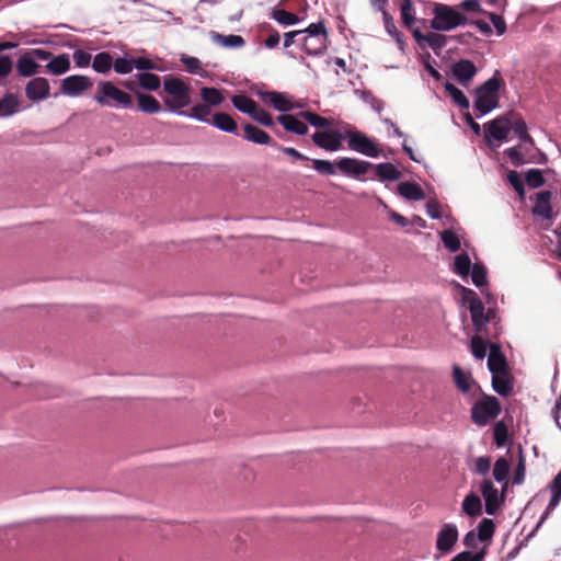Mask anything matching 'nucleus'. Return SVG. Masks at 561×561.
I'll return each mask as SVG.
<instances>
[{
    "instance_id": "obj_1",
    "label": "nucleus",
    "mask_w": 561,
    "mask_h": 561,
    "mask_svg": "<svg viewBox=\"0 0 561 561\" xmlns=\"http://www.w3.org/2000/svg\"><path fill=\"white\" fill-rule=\"evenodd\" d=\"M191 87L182 79L175 77L165 78L161 98L169 111L179 115L185 114L182 108L191 104Z\"/></svg>"
},
{
    "instance_id": "obj_2",
    "label": "nucleus",
    "mask_w": 561,
    "mask_h": 561,
    "mask_svg": "<svg viewBox=\"0 0 561 561\" xmlns=\"http://www.w3.org/2000/svg\"><path fill=\"white\" fill-rule=\"evenodd\" d=\"M431 27L438 32H449L467 23V18L455 7L435 3Z\"/></svg>"
},
{
    "instance_id": "obj_3",
    "label": "nucleus",
    "mask_w": 561,
    "mask_h": 561,
    "mask_svg": "<svg viewBox=\"0 0 561 561\" xmlns=\"http://www.w3.org/2000/svg\"><path fill=\"white\" fill-rule=\"evenodd\" d=\"M93 99L101 106L123 108L131 106V96L110 81L99 82L98 91Z\"/></svg>"
},
{
    "instance_id": "obj_4",
    "label": "nucleus",
    "mask_w": 561,
    "mask_h": 561,
    "mask_svg": "<svg viewBox=\"0 0 561 561\" xmlns=\"http://www.w3.org/2000/svg\"><path fill=\"white\" fill-rule=\"evenodd\" d=\"M500 88V79L492 77L477 89L474 107L481 115H485L497 107Z\"/></svg>"
},
{
    "instance_id": "obj_5",
    "label": "nucleus",
    "mask_w": 561,
    "mask_h": 561,
    "mask_svg": "<svg viewBox=\"0 0 561 561\" xmlns=\"http://www.w3.org/2000/svg\"><path fill=\"white\" fill-rule=\"evenodd\" d=\"M462 300L468 305L477 333L482 334L493 314L491 312L484 313L482 301L478 298L477 294L469 288L462 287Z\"/></svg>"
},
{
    "instance_id": "obj_6",
    "label": "nucleus",
    "mask_w": 561,
    "mask_h": 561,
    "mask_svg": "<svg viewBox=\"0 0 561 561\" xmlns=\"http://www.w3.org/2000/svg\"><path fill=\"white\" fill-rule=\"evenodd\" d=\"M462 300L468 305L477 333L482 334L493 314L491 312L484 313L482 301L478 298L477 294L469 288L462 287Z\"/></svg>"
},
{
    "instance_id": "obj_7",
    "label": "nucleus",
    "mask_w": 561,
    "mask_h": 561,
    "mask_svg": "<svg viewBox=\"0 0 561 561\" xmlns=\"http://www.w3.org/2000/svg\"><path fill=\"white\" fill-rule=\"evenodd\" d=\"M500 412L501 405L499 400L495 397L485 396L472 407L471 417L477 425L484 426L494 420Z\"/></svg>"
},
{
    "instance_id": "obj_8",
    "label": "nucleus",
    "mask_w": 561,
    "mask_h": 561,
    "mask_svg": "<svg viewBox=\"0 0 561 561\" xmlns=\"http://www.w3.org/2000/svg\"><path fill=\"white\" fill-rule=\"evenodd\" d=\"M511 133V123L506 118L499 117L485 126L484 139L490 147L497 148Z\"/></svg>"
},
{
    "instance_id": "obj_9",
    "label": "nucleus",
    "mask_w": 561,
    "mask_h": 561,
    "mask_svg": "<svg viewBox=\"0 0 561 561\" xmlns=\"http://www.w3.org/2000/svg\"><path fill=\"white\" fill-rule=\"evenodd\" d=\"M344 138L347 139L348 149L362 153L370 158H377L380 154V149L366 135L358 131H346Z\"/></svg>"
},
{
    "instance_id": "obj_10",
    "label": "nucleus",
    "mask_w": 561,
    "mask_h": 561,
    "mask_svg": "<svg viewBox=\"0 0 561 561\" xmlns=\"http://www.w3.org/2000/svg\"><path fill=\"white\" fill-rule=\"evenodd\" d=\"M93 85L91 78L82 75L68 76L61 81L60 92L67 96H80Z\"/></svg>"
},
{
    "instance_id": "obj_11",
    "label": "nucleus",
    "mask_w": 561,
    "mask_h": 561,
    "mask_svg": "<svg viewBox=\"0 0 561 561\" xmlns=\"http://www.w3.org/2000/svg\"><path fill=\"white\" fill-rule=\"evenodd\" d=\"M371 167V163L355 158L344 157L336 161L339 171L350 178H358L366 174Z\"/></svg>"
},
{
    "instance_id": "obj_12",
    "label": "nucleus",
    "mask_w": 561,
    "mask_h": 561,
    "mask_svg": "<svg viewBox=\"0 0 561 561\" xmlns=\"http://www.w3.org/2000/svg\"><path fill=\"white\" fill-rule=\"evenodd\" d=\"M344 135L337 130L317 131L312 135L313 142L328 151H337L342 148Z\"/></svg>"
},
{
    "instance_id": "obj_13",
    "label": "nucleus",
    "mask_w": 561,
    "mask_h": 561,
    "mask_svg": "<svg viewBox=\"0 0 561 561\" xmlns=\"http://www.w3.org/2000/svg\"><path fill=\"white\" fill-rule=\"evenodd\" d=\"M481 493L484 499L485 512L489 515H494L502 503V494L499 493V490L489 479L482 481Z\"/></svg>"
},
{
    "instance_id": "obj_14",
    "label": "nucleus",
    "mask_w": 561,
    "mask_h": 561,
    "mask_svg": "<svg viewBox=\"0 0 561 561\" xmlns=\"http://www.w3.org/2000/svg\"><path fill=\"white\" fill-rule=\"evenodd\" d=\"M265 103L272 105L279 112H289L294 108H301V104H296L287 93L270 91L262 95Z\"/></svg>"
},
{
    "instance_id": "obj_15",
    "label": "nucleus",
    "mask_w": 561,
    "mask_h": 561,
    "mask_svg": "<svg viewBox=\"0 0 561 561\" xmlns=\"http://www.w3.org/2000/svg\"><path fill=\"white\" fill-rule=\"evenodd\" d=\"M458 540V529L454 524H445L437 534L436 549L440 553H448Z\"/></svg>"
},
{
    "instance_id": "obj_16",
    "label": "nucleus",
    "mask_w": 561,
    "mask_h": 561,
    "mask_svg": "<svg viewBox=\"0 0 561 561\" xmlns=\"http://www.w3.org/2000/svg\"><path fill=\"white\" fill-rule=\"evenodd\" d=\"M552 193L550 191H541L534 197V206L531 213L546 220L553 219L554 215L551 207Z\"/></svg>"
},
{
    "instance_id": "obj_17",
    "label": "nucleus",
    "mask_w": 561,
    "mask_h": 561,
    "mask_svg": "<svg viewBox=\"0 0 561 561\" xmlns=\"http://www.w3.org/2000/svg\"><path fill=\"white\" fill-rule=\"evenodd\" d=\"M48 80L42 77L30 80L25 85V95L33 102L43 101L49 95Z\"/></svg>"
},
{
    "instance_id": "obj_18",
    "label": "nucleus",
    "mask_w": 561,
    "mask_h": 561,
    "mask_svg": "<svg viewBox=\"0 0 561 561\" xmlns=\"http://www.w3.org/2000/svg\"><path fill=\"white\" fill-rule=\"evenodd\" d=\"M549 490L551 491V497L548 503V506L539 520V525H541L545 519L548 517L550 512H552L561 502V470L557 473V476L549 483Z\"/></svg>"
},
{
    "instance_id": "obj_19",
    "label": "nucleus",
    "mask_w": 561,
    "mask_h": 561,
    "mask_svg": "<svg viewBox=\"0 0 561 561\" xmlns=\"http://www.w3.org/2000/svg\"><path fill=\"white\" fill-rule=\"evenodd\" d=\"M477 68L470 60H460L453 67V75L462 84L467 85L474 77Z\"/></svg>"
},
{
    "instance_id": "obj_20",
    "label": "nucleus",
    "mask_w": 561,
    "mask_h": 561,
    "mask_svg": "<svg viewBox=\"0 0 561 561\" xmlns=\"http://www.w3.org/2000/svg\"><path fill=\"white\" fill-rule=\"evenodd\" d=\"M300 118L299 114L297 116L286 114L279 115L277 122L282 124L287 131L302 136L308 133V126Z\"/></svg>"
},
{
    "instance_id": "obj_21",
    "label": "nucleus",
    "mask_w": 561,
    "mask_h": 561,
    "mask_svg": "<svg viewBox=\"0 0 561 561\" xmlns=\"http://www.w3.org/2000/svg\"><path fill=\"white\" fill-rule=\"evenodd\" d=\"M488 368L491 374H499L507 370L506 360L504 356L501 354L499 346L495 344L490 345Z\"/></svg>"
},
{
    "instance_id": "obj_22",
    "label": "nucleus",
    "mask_w": 561,
    "mask_h": 561,
    "mask_svg": "<svg viewBox=\"0 0 561 561\" xmlns=\"http://www.w3.org/2000/svg\"><path fill=\"white\" fill-rule=\"evenodd\" d=\"M453 376L457 388L463 393L471 391V389L476 386L471 375L467 371H463L457 365H454L453 367Z\"/></svg>"
},
{
    "instance_id": "obj_23",
    "label": "nucleus",
    "mask_w": 561,
    "mask_h": 561,
    "mask_svg": "<svg viewBox=\"0 0 561 561\" xmlns=\"http://www.w3.org/2000/svg\"><path fill=\"white\" fill-rule=\"evenodd\" d=\"M46 69L54 76H60L66 73L70 69V58L67 54L58 55L50 58L46 65Z\"/></svg>"
},
{
    "instance_id": "obj_24",
    "label": "nucleus",
    "mask_w": 561,
    "mask_h": 561,
    "mask_svg": "<svg viewBox=\"0 0 561 561\" xmlns=\"http://www.w3.org/2000/svg\"><path fill=\"white\" fill-rule=\"evenodd\" d=\"M244 130V138L248 141L257 144V145H270L272 139L267 133L260 129L256 126H253L251 124H247L243 127Z\"/></svg>"
},
{
    "instance_id": "obj_25",
    "label": "nucleus",
    "mask_w": 561,
    "mask_h": 561,
    "mask_svg": "<svg viewBox=\"0 0 561 561\" xmlns=\"http://www.w3.org/2000/svg\"><path fill=\"white\" fill-rule=\"evenodd\" d=\"M492 387L500 396H508L511 393L513 386L507 370L492 374Z\"/></svg>"
},
{
    "instance_id": "obj_26",
    "label": "nucleus",
    "mask_w": 561,
    "mask_h": 561,
    "mask_svg": "<svg viewBox=\"0 0 561 561\" xmlns=\"http://www.w3.org/2000/svg\"><path fill=\"white\" fill-rule=\"evenodd\" d=\"M398 192L409 201H421L425 197L422 187L413 182H402L398 185Z\"/></svg>"
},
{
    "instance_id": "obj_27",
    "label": "nucleus",
    "mask_w": 561,
    "mask_h": 561,
    "mask_svg": "<svg viewBox=\"0 0 561 561\" xmlns=\"http://www.w3.org/2000/svg\"><path fill=\"white\" fill-rule=\"evenodd\" d=\"M201 99L209 107L219 106L225 101L221 90L208 87L201 89Z\"/></svg>"
},
{
    "instance_id": "obj_28",
    "label": "nucleus",
    "mask_w": 561,
    "mask_h": 561,
    "mask_svg": "<svg viewBox=\"0 0 561 561\" xmlns=\"http://www.w3.org/2000/svg\"><path fill=\"white\" fill-rule=\"evenodd\" d=\"M38 64L26 51L16 61V70L22 77H31L37 72Z\"/></svg>"
},
{
    "instance_id": "obj_29",
    "label": "nucleus",
    "mask_w": 561,
    "mask_h": 561,
    "mask_svg": "<svg viewBox=\"0 0 561 561\" xmlns=\"http://www.w3.org/2000/svg\"><path fill=\"white\" fill-rule=\"evenodd\" d=\"M20 101L15 94L8 93L0 98V117L12 116L19 112Z\"/></svg>"
},
{
    "instance_id": "obj_30",
    "label": "nucleus",
    "mask_w": 561,
    "mask_h": 561,
    "mask_svg": "<svg viewBox=\"0 0 561 561\" xmlns=\"http://www.w3.org/2000/svg\"><path fill=\"white\" fill-rule=\"evenodd\" d=\"M210 124L225 133H236L237 124L233 118L226 113H216L211 117Z\"/></svg>"
},
{
    "instance_id": "obj_31",
    "label": "nucleus",
    "mask_w": 561,
    "mask_h": 561,
    "mask_svg": "<svg viewBox=\"0 0 561 561\" xmlns=\"http://www.w3.org/2000/svg\"><path fill=\"white\" fill-rule=\"evenodd\" d=\"M510 471V463L505 458H499L493 467L494 479L502 483V491L504 492L507 488V474Z\"/></svg>"
},
{
    "instance_id": "obj_32",
    "label": "nucleus",
    "mask_w": 561,
    "mask_h": 561,
    "mask_svg": "<svg viewBox=\"0 0 561 561\" xmlns=\"http://www.w3.org/2000/svg\"><path fill=\"white\" fill-rule=\"evenodd\" d=\"M113 67V57L110 53L102 51L96 54L92 60V68L98 73H107Z\"/></svg>"
},
{
    "instance_id": "obj_33",
    "label": "nucleus",
    "mask_w": 561,
    "mask_h": 561,
    "mask_svg": "<svg viewBox=\"0 0 561 561\" xmlns=\"http://www.w3.org/2000/svg\"><path fill=\"white\" fill-rule=\"evenodd\" d=\"M414 36L419 42H425L435 51L440 50L446 45V36L437 33L421 35L419 31H415Z\"/></svg>"
},
{
    "instance_id": "obj_34",
    "label": "nucleus",
    "mask_w": 561,
    "mask_h": 561,
    "mask_svg": "<svg viewBox=\"0 0 561 561\" xmlns=\"http://www.w3.org/2000/svg\"><path fill=\"white\" fill-rule=\"evenodd\" d=\"M472 268L471 260L468 254L461 253L455 256L453 271L466 278L469 276Z\"/></svg>"
},
{
    "instance_id": "obj_35",
    "label": "nucleus",
    "mask_w": 561,
    "mask_h": 561,
    "mask_svg": "<svg viewBox=\"0 0 561 561\" xmlns=\"http://www.w3.org/2000/svg\"><path fill=\"white\" fill-rule=\"evenodd\" d=\"M302 48L308 55H320L327 48V39L305 36Z\"/></svg>"
},
{
    "instance_id": "obj_36",
    "label": "nucleus",
    "mask_w": 561,
    "mask_h": 561,
    "mask_svg": "<svg viewBox=\"0 0 561 561\" xmlns=\"http://www.w3.org/2000/svg\"><path fill=\"white\" fill-rule=\"evenodd\" d=\"M138 107L140 111L149 114H156L161 111V106L159 102L151 95L148 94H138Z\"/></svg>"
},
{
    "instance_id": "obj_37",
    "label": "nucleus",
    "mask_w": 561,
    "mask_h": 561,
    "mask_svg": "<svg viewBox=\"0 0 561 561\" xmlns=\"http://www.w3.org/2000/svg\"><path fill=\"white\" fill-rule=\"evenodd\" d=\"M231 101H232L233 106L238 111L245 113L250 116L257 106V104L255 103L254 100H252L251 98L243 95V94L234 95Z\"/></svg>"
},
{
    "instance_id": "obj_38",
    "label": "nucleus",
    "mask_w": 561,
    "mask_h": 561,
    "mask_svg": "<svg viewBox=\"0 0 561 561\" xmlns=\"http://www.w3.org/2000/svg\"><path fill=\"white\" fill-rule=\"evenodd\" d=\"M444 89L447 92V94L451 98L454 103H456L460 108H469V101L461 90H459L450 82L445 83Z\"/></svg>"
},
{
    "instance_id": "obj_39",
    "label": "nucleus",
    "mask_w": 561,
    "mask_h": 561,
    "mask_svg": "<svg viewBox=\"0 0 561 561\" xmlns=\"http://www.w3.org/2000/svg\"><path fill=\"white\" fill-rule=\"evenodd\" d=\"M214 39L217 44H219L222 47L227 48H240L244 46L245 42L242 36L240 35H221V34H215Z\"/></svg>"
},
{
    "instance_id": "obj_40",
    "label": "nucleus",
    "mask_w": 561,
    "mask_h": 561,
    "mask_svg": "<svg viewBox=\"0 0 561 561\" xmlns=\"http://www.w3.org/2000/svg\"><path fill=\"white\" fill-rule=\"evenodd\" d=\"M462 511L469 516H477L481 513V500L474 493L468 494L462 501Z\"/></svg>"
},
{
    "instance_id": "obj_41",
    "label": "nucleus",
    "mask_w": 561,
    "mask_h": 561,
    "mask_svg": "<svg viewBox=\"0 0 561 561\" xmlns=\"http://www.w3.org/2000/svg\"><path fill=\"white\" fill-rule=\"evenodd\" d=\"M210 108L211 107L207 106L204 103L196 104L193 107H191V110L187 113L185 112L184 115H186L187 117L193 118L195 121L210 124V122H211V119L209 118Z\"/></svg>"
},
{
    "instance_id": "obj_42",
    "label": "nucleus",
    "mask_w": 561,
    "mask_h": 561,
    "mask_svg": "<svg viewBox=\"0 0 561 561\" xmlns=\"http://www.w3.org/2000/svg\"><path fill=\"white\" fill-rule=\"evenodd\" d=\"M376 174L380 180L397 181L400 178L399 170L391 163L377 164Z\"/></svg>"
},
{
    "instance_id": "obj_43",
    "label": "nucleus",
    "mask_w": 561,
    "mask_h": 561,
    "mask_svg": "<svg viewBox=\"0 0 561 561\" xmlns=\"http://www.w3.org/2000/svg\"><path fill=\"white\" fill-rule=\"evenodd\" d=\"M471 280L473 285L481 289L484 294L483 287L486 285V270L480 263H474L471 268Z\"/></svg>"
},
{
    "instance_id": "obj_44",
    "label": "nucleus",
    "mask_w": 561,
    "mask_h": 561,
    "mask_svg": "<svg viewBox=\"0 0 561 561\" xmlns=\"http://www.w3.org/2000/svg\"><path fill=\"white\" fill-rule=\"evenodd\" d=\"M137 79H138L139 84L144 89L149 90V91L158 90L160 87V83H161L160 77L154 73H150V72L139 73V75H137Z\"/></svg>"
},
{
    "instance_id": "obj_45",
    "label": "nucleus",
    "mask_w": 561,
    "mask_h": 561,
    "mask_svg": "<svg viewBox=\"0 0 561 561\" xmlns=\"http://www.w3.org/2000/svg\"><path fill=\"white\" fill-rule=\"evenodd\" d=\"M440 239L444 245L450 251L456 252L460 249V239L459 237L451 230H444L440 232Z\"/></svg>"
},
{
    "instance_id": "obj_46",
    "label": "nucleus",
    "mask_w": 561,
    "mask_h": 561,
    "mask_svg": "<svg viewBox=\"0 0 561 561\" xmlns=\"http://www.w3.org/2000/svg\"><path fill=\"white\" fill-rule=\"evenodd\" d=\"M507 181L518 194L520 201L525 197V186H524V178L516 171H508Z\"/></svg>"
},
{
    "instance_id": "obj_47",
    "label": "nucleus",
    "mask_w": 561,
    "mask_h": 561,
    "mask_svg": "<svg viewBox=\"0 0 561 561\" xmlns=\"http://www.w3.org/2000/svg\"><path fill=\"white\" fill-rule=\"evenodd\" d=\"M403 23L411 27L415 22V11L411 0H403L400 7Z\"/></svg>"
},
{
    "instance_id": "obj_48",
    "label": "nucleus",
    "mask_w": 561,
    "mask_h": 561,
    "mask_svg": "<svg viewBox=\"0 0 561 561\" xmlns=\"http://www.w3.org/2000/svg\"><path fill=\"white\" fill-rule=\"evenodd\" d=\"M272 18L282 25H295L299 22V18L290 12L285 10H275L273 11Z\"/></svg>"
},
{
    "instance_id": "obj_49",
    "label": "nucleus",
    "mask_w": 561,
    "mask_h": 561,
    "mask_svg": "<svg viewBox=\"0 0 561 561\" xmlns=\"http://www.w3.org/2000/svg\"><path fill=\"white\" fill-rule=\"evenodd\" d=\"M299 117L307 121L310 125L317 128L330 126V121L309 111L300 112Z\"/></svg>"
},
{
    "instance_id": "obj_50",
    "label": "nucleus",
    "mask_w": 561,
    "mask_h": 561,
    "mask_svg": "<svg viewBox=\"0 0 561 561\" xmlns=\"http://www.w3.org/2000/svg\"><path fill=\"white\" fill-rule=\"evenodd\" d=\"M471 352L478 359H483L486 355V343L482 337V334H477L471 339Z\"/></svg>"
},
{
    "instance_id": "obj_51",
    "label": "nucleus",
    "mask_w": 561,
    "mask_h": 561,
    "mask_svg": "<svg viewBox=\"0 0 561 561\" xmlns=\"http://www.w3.org/2000/svg\"><path fill=\"white\" fill-rule=\"evenodd\" d=\"M301 34H306V36L327 39L328 34L324 27L323 22L311 23L306 30L300 31Z\"/></svg>"
},
{
    "instance_id": "obj_52",
    "label": "nucleus",
    "mask_w": 561,
    "mask_h": 561,
    "mask_svg": "<svg viewBox=\"0 0 561 561\" xmlns=\"http://www.w3.org/2000/svg\"><path fill=\"white\" fill-rule=\"evenodd\" d=\"M547 162V156L541 152L539 149L534 147V140L528 135V163H546Z\"/></svg>"
},
{
    "instance_id": "obj_53",
    "label": "nucleus",
    "mask_w": 561,
    "mask_h": 561,
    "mask_svg": "<svg viewBox=\"0 0 561 561\" xmlns=\"http://www.w3.org/2000/svg\"><path fill=\"white\" fill-rule=\"evenodd\" d=\"M494 533V523L492 519L484 518L478 526V536L482 541H486L492 538Z\"/></svg>"
},
{
    "instance_id": "obj_54",
    "label": "nucleus",
    "mask_w": 561,
    "mask_h": 561,
    "mask_svg": "<svg viewBox=\"0 0 561 561\" xmlns=\"http://www.w3.org/2000/svg\"><path fill=\"white\" fill-rule=\"evenodd\" d=\"M133 69L140 71L161 70V68L152 60L146 57L131 58Z\"/></svg>"
},
{
    "instance_id": "obj_55",
    "label": "nucleus",
    "mask_w": 561,
    "mask_h": 561,
    "mask_svg": "<svg viewBox=\"0 0 561 561\" xmlns=\"http://www.w3.org/2000/svg\"><path fill=\"white\" fill-rule=\"evenodd\" d=\"M546 183L543 171L539 169H528V188H537Z\"/></svg>"
},
{
    "instance_id": "obj_56",
    "label": "nucleus",
    "mask_w": 561,
    "mask_h": 561,
    "mask_svg": "<svg viewBox=\"0 0 561 561\" xmlns=\"http://www.w3.org/2000/svg\"><path fill=\"white\" fill-rule=\"evenodd\" d=\"M114 71L118 75H127L133 71L131 58L119 57L113 60Z\"/></svg>"
},
{
    "instance_id": "obj_57",
    "label": "nucleus",
    "mask_w": 561,
    "mask_h": 561,
    "mask_svg": "<svg viewBox=\"0 0 561 561\" xmlns=\"http://www.w3.org/2000/svg\"><path fill=\"white\" fill-rule=\"evenodd\" d=\"M312 163H313V169L320 174H325V175L335 174L334 164L328 160L313 159Z\"/></svg>"
},
{
    "instance_id": "obj_58",
    "label": "nucleus",
    "mask_w": 561,
    "mask_h": 561,
    "mask_svg": "<svg viewBox=\"0 0 561 561\" xmlns=\"http://www.w3.org/2000/svg\"><path fill=\"white\" fill-rule=\"evenodd\" d=\"M72 59L77 68H87L90 66L92 56L82 49H77L72 54Z\"/></svg>"
},
{
    "instance_id": "obj_59",
    "label": "nucleus",
    "mask_w": 561,
    "mask_h": 561,
    "mask_svg": "<svg viewBox=\"0 0 561 561\" xmlns=\"http://www.w3.org/2000/svg\"><path fill=\"white\" fill-rule=\"evenodd\" d=\"M251 117L256 121L259 124L271 127L274 124V121L270 113H267L265 110L256 106L254 112L251 114Z\"/></svg>"
},
{
    "instance_id": "obj_60",
    "label": "nucleus",
    "mask_w": 561,
    "mask_h": 561,
    "mask_svg": "<svg viewBox=\"0 0 561 561\" xmlns=\"http://www.w3.org/2000/svg\"><path fill=\"white\" fill-rule=\"evenodd\" d=\"M494 440L497 447H502L507 439V428L503 422H497L493 427Z\"/></svg>"
},
{
    "instance_id": "obj_61",
    "label": "nucleus",
    "mask_w": 561,
    "mask_h": 561,
    "mask_svg": "<svg viewBox=\"0 0 561 561\" xmlns=\"http://www.w3.org/2000/svg\"><path fill=\"white\" fill-rule=\"evenodd\" d=\"M181 61L185 65L190 73L203 76L201 61L196 57L184 56Z\"/></svg>"
},
{
    "instance_id": "obj_62",
    "label": "nucleus",
    "mask_w": 561,
    "mask_h": 561,
    "mask_svg": "<svg viewBox=\"0 0 561 561\" xmlns=\"http://www.w3.org/2000/svg\"><path fill=\"white\" fill-rule=\"evenodd\" d=\"M491 468V459L489 457H479L476 459V472L486 474Z\"/></svg>"
},
{
    "instance_id": "obj_63",
    "label": "nucleus",
    "mask_w": 561,
    "mask_h": 561,
    "mask_svg": "<svg viewBox=\"0 0 561 561\" xmlns=\"http://www.w3.org/2000/svg\"><path fill=\"white\" fill-rule=\"evenodd\" d=\"M13 62L9 56H0V79L10 75Z\"/></svg>"
},
{
    "instance_id": "obj_64",
    "label": "nucleus",
    "mask_w": 561,
    "mask_h": 561,
    "mask_svg": "<svg viewBox=\"0 0 561 561\" xmlns=\"http://www.w3.org/2000/svg\"><path fill=\"white\" fill-rule=\"evenodd\" d=\"M506 153L514 165L518 167L524 164V156L517 148H508Z\"/></svg>"
}]
</instances>
